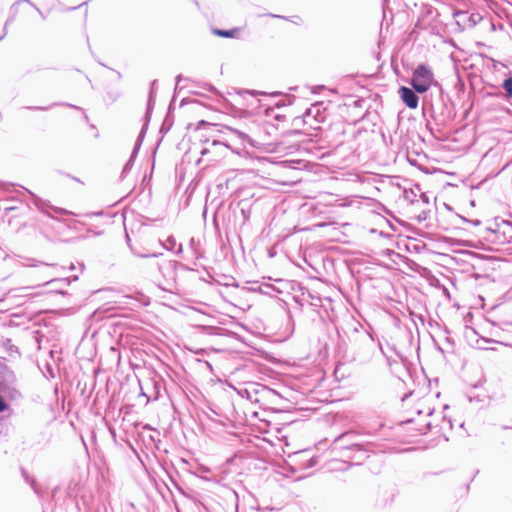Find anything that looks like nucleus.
<instances>
[{"label":"nucleus","instance_id":"f03ea898","mask_svg":"<svg viewBox=\"0 0 512 512\" xmlns=\"http://www.w3.org/2000/svg\"><path fill=\"white\" fill-rule=\"evenodd\" d=\"M399 93L407 107L410 109H416L418 107L419 98L410 88L402 86L399 89Z\"/></svg>","mask_w":512,"mask_h":512},{"label":"nucleus","instance_id":"423d86ee","mask_svg":"<svg viewBox=\"0 0 512 512\" xmlns=\"http://www.w3.org/2000/svg\"><path fill=\"white\" fill-rule=\"evenodd\" d=\"M7 408V403L4 401L3 397L0 396V412L7 410Z\"/></svg>","mask_w":512,"mask_h":512},{"label":"nucleus","instance_id":"f257e3e1","mask_svg":"<svg viewBox=\"0 0 512 512\" xmlns=\"http://www.w3.org/2000/svg\"><path fill=\"white\" fill-rule=\"evenodd\" d=\"M435 84L432 70L424 64L418 65L413 72L411 85L418 93H424Z\"/></svg>","mask_w":512,"mask_h":512},{"label":"nucleus","instance_id":"0eeeda50","mask_svg":"<svg viewBox=\"0 0 512 512\" xmlns=\"http://www.w3.org/2000/svg\"><path fill=\"white\" fill-rule=\"evenodd\" d=\"M55 212L59 213V214H66L67 211L65 209H62V208H52Z\"/></svg>","mask_w":512,"mask_h":512},{"label":"nucleus","instance_id":"39448f33","mask_svg":"<svg viewBox=\"0 0 512 512\" xmlns=\"http://www.w3.org/2000/svg\"><path fill=\"white\" fill-rule=\"evenodd\" d=\"M503 88L507 92V96L511 97L512 96V78H508V79L504 80Z\"/></svg>","mask_w":512,"mask_h":512},{"label":"nucleus","instance_id":"7ed1b4c3","mask_svg":"<svg viewBox=\"0 0 512 512\" xmlns=\"http://www.w3.org/2000/svg\"><path fill=\"white\" fill-rule=\"evenodd\" d=\"M423 433V429L417 428L412 421L402 426L403 438H405V441L408 443L414 442V439Z\"/></svg>","mask_w":512,"mask_h":512},{"label":"nucleus","instance_id":"20e7f679","mask_svg":"<svg viewBox=\"0 0 512 512\" xmlns=\"http://www.w3.org/2000/svg\"><path fill=\"white\" fill-rule=\"evenodd\" d=\"M241 29L239 27H234L229 30H222L218 28L212 29V33L216 36L223 37V38H236L238 37Z\"/></svg>","mask_w":512,"mask_h":512}]
</instances>
